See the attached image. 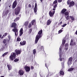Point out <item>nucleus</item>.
Instances as JSON below:
<instances>
[{"mask_svg": "<svg viewBox=\"0 0 77 77\" xmlns=\"http://www.w3.org/2000/svg\"><path fill=\"white\" fill-rule=\"evenodd\" d=\"M76 35H77V31H76Z\"/></svg>", "mask_w": 77, "mask_h": 77, "instance_id": "nucleus-55", "label": "nucleus"}, {"mask_svg": "<svg viewBox=\"0 0 77 77\" xmlns=\"http://www.w3.org/2000/svg\"><path fill=\"white\" fill-rule=\"evenodd\" d=\"M32 29H30L29 30V31L28 32V33L30 34V33H31V32H32Z\"/></svg>", "mask_w": 77, "mask_h": 77, "instance_id": "nucleus-37", "label": "nucleus"}, {"mask_svg": "<svg viewBox=\"0 0 77 77\" xmlns=\"http://www.w3.org/2000/svg\"><path fill=\"white\" fill-rule=\"evenodd\" d=\"M1 77H4L3 76H1Z\"/></svg>", "mask_w": 77, "mask_h": 77, "instance_id": "nucleus-57", "label": "nucleus"}, {"mask_svg": "<svg viewBox=\"0 0 77 77\" xmlns=\"http://www.w3.org/2000/svg\"><path fill=\"white\" fill-rule=\"evenodd\" d=\"M4 38L3 36L1 37V39H3Z\"/></svg>", "mask_w": 77, "mask_h": 77, "instance_id": "nucleus-54", "label": "nucleus"}, {"mask_svg": "<svg viewBox=\"0 0 77 77\" xmlns=\"http://www.w3.org/2000/svg\"><path fill=\"white\" fill-rule=\"evenodd\" d=\"M62 24V21H61L60 23V24Z\"/></svg>", "mask_w": 77, "mask_h": 77, "instance_id": "nucleus-51", "label": "nucleus"}, {"mask_svg": "<svg viewBox=\"0 0 77 77\" xmlns=\"http://www.w3.org/2000/svg\"><path fill=\"white\" fill-rule=\"evenodd\" d=\"M41 2H42L43 1V0H40Z\"/></svg>", "mask_w": 77, "mask_h": 77, "instance_id": "nucleus-56", "label": "nucleus"}, {"mask_svg": "<svg viewBox=\"0 0 77 77\" xmlns=\"http://www.w3.org/2000/svg\"><path fill=\"white\" fill-rule=\"evenodd\" d=\"M36 53V49H34L33 50V54L35 55V54Z\"/></svg>", "mask_w": 77, "mask_h": 77, "instance_id": "nucleus-27", "label": "nucleus"}, {"mask_svg": "<svg viewBox=\"0 0 77 77\" xmlns=\"http://www.w3.org/2000/svg\"><path fill=\"white\" fill-rule=\"evenodd\" d=\"M67 4L69 5V8H71L72 6H73L75 5V2L73 1L71 2L70 0H68L67 2Z\"/></svg>", "mask_w": 77, "mask_h": 77, "instance_id": "nucleus-4", "label": "nucleus"}, {"mask_svg": "<svg viewBox=\"0 0 77 77\" xmlns=\"http://www.w3.org/2000/svg\"><path fill=\"white\" fill-rule=\"evenodd\" d=\"M17 41H19V42H20V41H21V38H20V37H18L17 38Z\"/></svg>", "mask_w": 77, "mask_h": 77, "instance_id": "nucleus-33", "label": "nucleus"}, {"mask_svg": "<svg viewBox=\"0 0 77 77\" xmlns=\"http://www.w3.org/2000/svg\"><path fill=\"white\" fill-rule=\"evenodd\" d=\"M74 69V68H71L70 69H69L68 70V71H73Z\"/></svg>", "mask_w": 77, "mask_h": 77, "instance_id": "nucleus-29", "label": "nucleus"}, {"mask_svg": "<svg viewBox=\"0 0 77 77\" xmlns=\"http://www.w3.org/2000/svg\"><path fill=\"white\" fill-rule=\"evenodd\" d=\"M17 26V23H12V27H14V29H12V31L15 32V35L16 36H17L18 35V29L16 28L15 27Z\"/></svg>", "mask_w": 77, "mask_h": 77, "instance_id": "nucleus-2", "label": "nucleus"}, {"mask_svg": "<svg viewBox=\"0 0 77 77\" xmlns=\"http://www.w3.org/2000/svg\"><path fill=\"white\" fill-rule=\"evenodd\" d=\"M62 45H61V46L60 48V50H59V53H60V58L58 59L59 60H60V61H62V60H63V58L62 57V54L61 53V52H62Z\"/></svg>", "mask_w": 77, "mask_h": 77, "instance_id": "nucleus-3", "label": "nucleus"}, {"mask_svg": "<svg viewBox=\"0 0 77 77\" xmlns=\"http://www.w3.org/2000/svg\"><path fill=\"white\" fill-rule=\"evenodd\" d=\"M58 1L59 3H60V2H62V0H58Z\"/></svg>", "mask_w": 77, "mask_h": 77, "instance_id": "nucleus-45", "label": "nucleus"}, {"mask_svg": "<svg viewBox=\"0 0 77 77\" xmlns=\"http://www.w3.org/2000/svg\"><path fill=\"white\" fill-rule=\"evenodd\" d=\"M57 3V0H55L54 2L52 4V6H53V8L52 9L53 11L56 10V7L57 6V4H56Z\"/></svg>", "mask_w": 77, "mask_h": 77, "instance_id": "nucleus-6", "label": "nucleus"}, {"mask_svg": "<svg viewBox=\"0 0 77 77\" xmlns=\"http://www.w3.org/2000/svg\"><path fill=\"white\" fill-rule=\"evenodd\" d=\"M69 46V45L68 43H66L65 45V47H68V46Z\"/></svg>", "mask_w": 77, "mask_h": 77, "instance_id": "nucleus-35", "label": "nucleus"}, {"mask_svg": "<svg viewBox=\"0 0 77 77\" xmlns=\"http://www.w3.org/2000/svg\"><path fill=\"white\" fill-rule=\"evenodd\" d=\"M63 30L61 29V30H60L58 31V33H59V34L61 33H62V32H63Z\"/></svg>", "mask_w": 77, "mask_h": 77, "instance_id": "nucleus-36", "label": "nucleus"}, {"mask_svg": "<svg viewBox=\"0 0 77 77\" xmlns=\"http://www.w3.org/2000/svg\"><path fill=\"white\" fill-rule=\"evenodd\" d=\"M60 75H64V72H63L62 71H60Z\"/></svg>", "mask_w": 77, "mask_h": 77, "instance_id": "nucleus-28", "label": "nucleus"}, {"mask_svg": "<svg viewBox=\"0 0 77 77\" xmlns=\"http://www.w3.org/2000/svg\"><path fill=\"white\" fill-rule=\"evenodd\" d=\"M51 23V20L50 19H49L47 21V25L48 26H49L50 24Z\"/></svg>", "mask_w": 77, "mask_h": 77, "instance_id": "nucleus-17", "label": "nucleus"}, {"mask_svg": "<svg viewBox=\"0 0 77 77\" xmlns=\"http://www.w3.org/2000/svg\"><path fill=\"white\" fill-rule=\"evenodd\" d=\"M2 35L0 34V38H1V37H2Z\"/></svg>", "mask_w": 77, "mask_h": 77, "instance_id": "nucleus-52", "label": "nucleus"}, {"mask_svg": "<svg viewBox=\"0 0 77 77\" xmlns=\"http://www.w3.org/2000/svg\"><path fill=\"white\" fill-rule=\"evenodd\" d=\"M32 27V24H31V23H29V25L28 26L29 28H30V27Z\"/></svg>", "mask_w": 77, "mask_h": 77, "instance_id": "nucleus-43", "label": "nucleus"}, {"mask_svg": "<svg viewBox=\"0 0 77 77\" xmlns=\"http://www.w3.org/2000/svg\"><path fill=\"white\" fill-rule=\"evenodd\" d=\"M5 36V35H3L2 36H3L4 38Z\"/></svg>", "mask_w": 77, "mask_h": 77, "instance_id": "nucleus-53", "label": "nucleus"}, {"mask_svg": "<svg viewBox=\"0 0 77 77\" xmlns=\"http://www.w3.org/2000/svg\"><path fill=\"white\" fill-rule=\"evenodd\" d=\"M19 74L20 75H23L24 74V72L23 70L20 69L19 71Z\"/></svg>", "mask_w": 77, "mask_h": 77, "instance_id": "nucleus-11", "label": "nucleus"}, {"mask_svg": "<svg viewBox=\"0 0 77 77\" xmlns=\"http://www.w3.org/2000/svg\"><path fill=\"white\" fill-rule=\"evenodd\" d=\"M61 29H63V28H62Z\"/></svg>", "mask_w": 77, "mask_h": 77, "instance_id": "nucleus-59", "label": "nucleus"}, {"mask_svg": "<svg viewBox=\"0 0 77 77\" xmlns=\"http://www.w3.org/2000/svg\"><path fill=\"white\" fill-rule=\"evenodd\" d=\"M11 36H10V35H8V38L9 39V40H10V39H11Z\"/></svg>", "mask_w": 77, "mask_h": 77, "instance_id": "nucleus-44", "label": "nucleus"}, {"mask_svg": "<svg viewBox=\"0 0 77 77\" xmlns=\"http://www.w3.org/2000/svg\"><path fill=\"white\" fill-rule=\"evenodd\" d=\"M45 66L46 67V68H47V63H45Z\"/></svg>", "mask_w": 77, "mask_h": 77, "instance_id": "nucleus-50", "label": "nucleus"}, {"mask_svg": "<svg viewBox=\"0 0 77 77\" xmlns=\"http://www.w3.org/2000/svg\"><path fill=\"white\" fill-rule=\"evenodd\" d=\"M34 69V67H33V66H31V69Z\"/></svg>", "mask_w": 77, "mask_h": 77, "instance_id": "nucleus-47", "label": "nucleus"}, {"mask_svg": "<svg viewBox=\"0 0 77 77\" xmlns=\"http://www.w3.org/2000/svg\"><path fill=\"white\" fill-rule=\"evenodd\" d=\"M0 0L1 1V0Z\"/></svg>", "mask_w": 77, "mask_h": 77, "instance_id": "nucleus-62", "label": "nucleus"}, {"mask_svg": "<svg viewBox=\"0 0 77 77\" xmlns=\"http://www.w3.org/2000/svg\"><path fill=\"white\" fill-rule=\"evenodd\" d=\"M7 66L8 68V69L9 70H11V65H7Z\"/></svg>", "mask_w": 77, "mask_h": 77, "instance_id": "nucleus-26", "label": "nucleus"}, {"mask_svg": "<svg viewBox=\"0 0 77 77\" xmlns=\"http://www.w3.org/2000/svg\"><path fill=\"white\" fill-rule=\"evenodd\" d=\"M1 50L2 51H3V50H5V47L2 46V48H1Z\"/></svg>", "mask_w": 77, "mask_h": 77, "instance_id": "nucleus-42", "label": "nucleus"}, {"mask_svg": "<svg viewBox=\"0 0 77 77\" xmlns=\"http://www.w3.org/2000/svg\"><path fill=\"white\" fill-rule=\"evenodd\" d=\"M15 52L16 53V54L17 55H18V54H21V50L16 49L15 50Z\"/></svg>", "mask_w": 77, "mask_h": 77, "instance_id": "nucleus-13", "label": "nucleus"}, {"mask_svg": "<svg viewBox=\"0 0 77 77\" xmlns=\"http://www.w3.org/2000/svg\"><path fill=\"white\" fill-rule=\"evenodd\" d=\"M20 19V18L19 17H17L14 20V22H16L17 21H18Z\"/></svg>", "mask_w": 77, "mask_h": 77, "instance_id": "nucleus-25", "label": "nucleus"}, {"mask_svg": "<svg viewBox=\"0 0 77 77\" xmlns=\"http://www.w3.org/2000/svg\"><path fill=\"white\" fill-rule=\"evenodd\" d=\"M55 13V11H54L52 13L51 11H50L49 12V14L50 17H53Z\"/></svg>", "mask_w": 77, "mask_h": 77, "instance_id": "nucleus-14", "label": "nucleus"}, {"mask_svg": "<svg viewBox=\"0 0 77 77\" xmlns=\"http://www.w3.org/2000/svg\"><path fill=\"white\" fill-rule=\"evenodd\" d=\"M68 47H66L65 48V50H68Z\"/></svg>", "mask_w": 77, "mask_h": 77, "instance_id": "nucleus-46", "label": "nucleus"}, {"mask_svg": "<svg viewBox=\"0 0 77 77\" xmlns=\"http://www.w3.org/2000/svg\"><path fill=\"white\" fill-rule=\"evenodd\" d=\"M64 14L65 15H66V16H67L68 15H69V13H68V11H67L64 13Z\"/></svg>", "mask_w": 77, "mask_h": 77, "instance_id": "nucleus-32", "label": "nucleus"}, {"mask_svg": "<svg viewBox=\"0 0 77 77\" xmlns=\"http://www.w3.org/2000/svg\"><path fill=\"white\" fill-rule=\"evenodd\" d=\"M14 62H18V61H19V59H16L14 60Z\"/></svg>", "mask_w": 77, "mask_h": 77, "instance_id": "nucleus-40", "label": "nucleus"}, {"mask_svg": "<svg viewBox=\"0 0 77 77\" xmlns=\"http://www.w3.org/2000/svg\"><path fill=\"white\" fill-rule=\"evenodd\" d=\"M28 6L29 7V8H30V7H31V5H30L29 4L28 5Z\"/></svg>", "mask_w": 77, "mask_h": 77, "instance_id": "nucleus-49", "label": "nucleus"}, {"mask_svg": "<svg viewBox=\"0 0 77 77\" xmlns=\"http://www.w3.org/2000/svg\"><path fill=\"white\" fill-rule=\"evenodd\" d=\"M8 52H6L4 53L3 54H2V56H3V57H5V56H6V55H7V54H8Z\"/></svg>", "mask_w": 77, "mask_h": 77, "instance_id": "nucleus-23", "label": "nucleus"}, {"mask_svg": "<svg viewBox=\"0 0 77 77\" xmlns=\"http://www.w3.org/2000/svg\"><path fill=\"white\" fill-rule=\"evenodd\" d=\"M21 10V8L19 7H17L15 9V15H18L20 13V12Z\"/></svg>", "mask_w": 77, "mask_h": 77, "instance_id": "nucleus-7", "label": "nucleus"}, {"mask_svg": "<svg viewBox=\"0 0 77 77\" xmlns=\"http://www.w3.org/2000/svg\"><path fill=\"white\" fill-rule=\"evenodd\" d=\"M75 45V42H73L72 39H71V42L70 44V45Z\"/></svg>", "mask_w": 77, "mask_h": 77, "instance_id": "nucleus-15", "label": "nucleus"}, {"mask_svg": "<svg viewBox=\"0 0 77 77\" xmlns=\"http://www.w3.org/2000/svg\"><path fill=\"white\" fill-rule=\"evenodd\" d=\"M66 25H67V24L66 23L62 25V27H65V26H66Z\"/></svg>", "mask_w": 77, "mask_h": 77, "instance_id": "nucleus-41", "label": "nucleus"}, {"mask_svg": "<svg viewBox=\"0 0 77 77\" xmlns=\"http://www.w3.org/2000/svg\"><path fill=\"white\" fill-rule=\"evenodd\" d=\"M65 18H66L67 20H69V16H65Z\"/></svg>", "mask_w": 77, "mask_h": 77, "instance_id": "nucleus-34", "label": "nucleus"}, {"mask_svg": "<svg viewBox=\"0 0 77 77\" xmlns=\"http://www.w3.org/2000/svg\"><path fill=\"white\" fill-rule=\"evenodd\" d=\"M27 66V65H26V66Z\"/></svg>", "mask_w": 77, "mask_h": 77, "instance_id": "nucleus-60", "label": "nucleus"}, {"mask_svg": "<svg viewBox=\"0 0 77 77\" xmlns=\"http://www.w3.org/2000/svg\"><path fill=\"white\" fill-rule=\"evenodd\" d=\"M38 47H39L40 49L42 50V49H43V46H41V45H39Z\"/></svg>", "mask_w": 77, "mask_h": 77, "instance_id": "nucleus-38", "label": "nucleus"}, {"mask_svg": "<svg viewBox=\"0 0 77 77\" xmlns=\"http://www.w3.org/2000/svg\"><path fill=\"white\" fill-rule=\"evenodd\" d=\"M37 10H38V9L37 8V4L35 3V6L34 9V11L35 15L37 14Z\"/></svg>", "mask_w": 77, "mask_h": 77, "instance_id": "nucleus-9", "label": "nucleus"}, {"mask_svg": "<svg viewBox=\"0 0 77 77\" xmlns=\"http://www.w3.org/2000/svg\"><path fill=\"white\" fill-rule=\"evenodd\" d=\"M72 57H70L69 59V60L67 62V64L69 65H70L71 64H72Z\"/></svg>", "mask_w": 77, "mask_h": 77, "instance_id": "nucleus-8", "label": "nucleus"}, {"mask_svg": "<svg viewBox=\"0 0 77 77\" xmlns=\"http://www.w3.org/2000/svg\"><path fill=\"white\" fill-rule=\"evenodd\" d=\"M7 35H8V33H5V35L6 36H7Z\"/></svg>", "mask_w": 77, "mask_h": 77, "instance_id": "nucleus-48", "label": "nucleus"}, {"mask_svg": "<svg viewBox=\"0 0 77 77\" xmlns=\"http://www.w3.org/2000/svg\"><path fill=\"white\" fill-rule=\"evenodd\" d=\"M65 42H66V40H63L62 41V45H64V44H65Z\"/></svg>", "mask_w": 77, "mask_h": 77, "instance_id": "nucleus-24", "label": "nucleus"}, {"mask_svg": "<svg viewBox=\"0 0 77 77\" xmlns=\"http://www.w3.org/2000/svg\"><path fill=\"white\" fill-rule=\"evenodd\" d=\"M29 21H26L24 24V25L26 26V27H27V26H28V24H29Z\"/></svg>", "mask_w": 77, "mask_h": 77, "instance_id": "nucleus-21", "label": "nucleus"}, {"mask_svg": "<svg viewBox=\"0 0 77 77\" xmlns=\"http://www.w3.org/2000/svg\"><path fill=\"white\" fill-rule=\"evenodd\" d=\"M17 0H15L13 3V5H12V8L13 9H14L15 8V7L17 6Z\"/></svg>", "mask_w": 77, "mask_h": 77, "instance_id": "nucleus-12", "label": "nucleus"}, {"mask_svg": "<svg viewBox=\"0 0 77 77\" xmlns=\"http://www.w3.org/2000/svg\"><path fill=\"white\" fill-rule=\"evenodd\" d=\"M20 36H21L23 34V28H21L20 30Z\"/></svg>", "mask_w": 77, "mask_h": 77, "instance_id": "nucleus-18", "label": "nucleus"}, {"mask_svg": "<svg viewBox=\"0 0 77 77\" xmlns=\"http://www.w3.org/2000/svg\"><path fill=\"white\" fill-rule=\"evenodd\" d=\"M0 6H1V5H0Z\"/></svg>", "mask_w": 77, "mask_h": 77, "instance_id": "nucleus-61", "label": "nucleus"}, {"mask_svg": "<svg viewBox=\"0 0 77 77\" xmlns=\"http://www.w3.org/2000/svg\"><path fill=\"white\" fill-rule=\"evenodd\" d=\"M9 8H11V6H9Z\"/></svg>", "mask_w": 77, "mask_h": 77, "instance_id": "nucleus-58", "label": "nucleus"}, {"mask_svg": "<svg viewBox=\"0 0 77 77\" xmlns=\"http://www.w3.org/2000/svg\"><path fill=\"white\" fill-rule=\"evenodd\" d=\"M62 65V68H64V63H61Z\"/></svg>", "mask_w": 77, "mask_h": 77, "instance_id": "nucleus-39", "label": "nucleus"}, {"mask_svg": "<svg viewBox=\"0 0 77 77\" xmlns=\"http://www.w3.org/2000/svg\"><path fill=\"white\" fill-rule=\"evenodd\" d=\"M69 17L71 18V20H72V21H74V17L70 16H69Z\"/></svg>", "mask_w": 77, "mask_h": 77, "instance_id": "nucleus-30", "label": "nucleus"}, {"mask_svg": "<svg viewBox=\"0 0 77 77\" xmlns=\"http://www.w3.org/2000/svg\"><path fill=\"white\" fill-rule=\"evenodd\" d=\"M8 14V11H4L3 13V16H5V15H7Z\"/></svg>", "mask_w": 77, "mask_h": 77, "instance_id": "nucleus-16", "label": "nucleus"}, {"mask_svg": "<svg viewBox=\"0 0 77 77\" xmlns=\"http://www.w3.org/2000/svg\"><path fill=\"white\" fill-rule=\"evenodd\" d=\"M26 43V41H23L22 43L21 42H20V44H21L22 45H24Z\"/></svg>", "mask_w": 77, "mask_h": 77, "instance_id": "nucleus-19", "label": "nucleus"}, {"mask_svg": "<svg viewBox=\"0 0 77 77\" xmlns=\"http://www.w3.org/2000/svg\"><path fill=\"white\" fill-rule=\"evenodd\" d=\"M3 42L4 44H6L7 42V39H4Z\"/></svg>", "mask_w": 77, "mask_h": 77, "instance_id": "nucleus-31", "label": "nucleus"}, {"mask_svg": "<svg viewBox=\"0 0 77 77\" xmlns=\"http://www.w3.org/2000/svg\"><path fill=\"white\" fill-rule=\"evenodd\" d=\"M66 11H67L66 9H63L62 10L61 12V14H64L65 13V12H66Z\"/></svg>", "mask_w": 77, "mask_h": 77, "instance_id": "nucleus-20", "label": "nucleus"}, {"mask_svg": "<svg viewBox=\"0 0 77 77\" xmlns=\"http://www.w3.org/2000/svg\"><path fill=\"white\" fill-rule=\"evenodd\" d=\"M15 57H16V53L15 52L12 53L10 56V59L11 60H13L15 59Z\"/></svg>", "mask_w": 77, "mask_h": 77, "instance_id": "nucleus-5", "label": "nucleus"}, {"mask_svg": "<svg viewBox=\"0 0 77 77\" xmlns=\"http://www.w3.org/2000/svg\"><path fill=\"white\" fill-rule=\"evenodd\" d=\"M24 69H25L26 72H29V71H30V68L28 66H25Z\"/></svg>", "mask_w": 77, "mask_h": 77, "instance_id": "nucleus-10", "label": "nucleus"}, {"mask_svg": "<svg viewBox=\"0 0 77 77\" xmlns=\"http://www.w3.org/2000/svg\"><path fill=\"white\" fill-rule=\"evenodd\" d=\"M42 30H40L38 32V35H37L36 37H35V44H37L38 43V41L39 39L40 38H41V34H42Z\"/></svg>", "mask_w": 77, "mask_h": 77, "instance_id": "nucleus-1", "label": "nucleus"}, {"mask_svg": "<svg viewBox=\"0 0 77 77\" xmlns=\"http://www.w3.org/2000/svg\"><path fill=\"white\" fill-rule=\"evenodd\" d=\"M32 25H34L36 24V20H33L32 21Z\"/></svg>", "mask_w": 77, "mask_h": 77, "instance_id": "nucleus-22", "label": "nucleus"}]
</instances>
